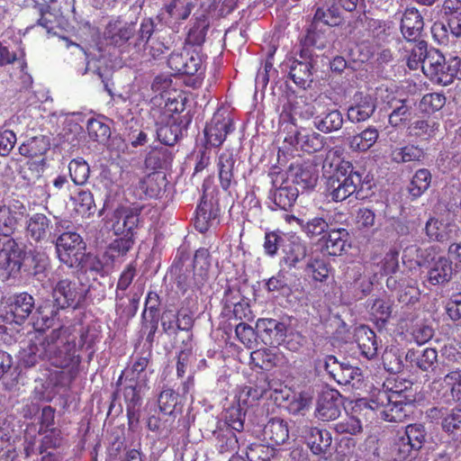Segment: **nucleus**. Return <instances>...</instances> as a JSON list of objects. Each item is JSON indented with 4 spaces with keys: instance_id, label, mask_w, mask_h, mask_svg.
Wrapping results in <instances>:
<instances>
[{
    "instance_id": "1",
    "label": "nucleus",
    "mask_w": 461,
    "mask_h": 461,
    "mask_svg": "<svg viewBox=\"0 0 461 461\" xmlns=\"http://www.w3.org/2000/svg\"><path fill=\"white\" fill-rule=\"evenodd\" d=\"M59 325L53 329L51 334L44 339L47 359L52 366L59 368H67L77 366L80 363L79 350L84 346L92 348L95 343L93 335H89L88 329Z\"/></svg>"
},
{
    "instance_id": "2",
    "label": "nucleus",
    "mask_w": 461,
    "mask_h": 461,
    "mask_svg": "<svg viewBox=\"0 0 461 461\" xmlns=\"http://www.w3.org/2000/svg\"><path fill=\"white\" fill-rule=\"evenodd\" d=\"M154 28L151 19H143L138 31L134 23L113 19L107 23L104 35L111 45L124 48L125 51H132V55L140 56L146 50Z\"/></svg>"
},
{
    "instance_id": "3",
    "label": "nucleus",
    "mask_w": 461,
    "mask_h": 461,
    "mask_svg": "<svg viewBox=\"0 0 461 461\" xmlns=\"http://www.w3.org/2000/svg\"><path fill=\"white\" fill-rule=\"evenodd\" d=\"M210 267L211 261L208 249H199L194 254V276L181 274L176 279V294L184 297L183 308H185L191 314L197 308V292L206 283Z\"/></svg>"
},
{
    "instance_id": "4",
    "label": "nucleus",
    "mask_w": 461,
    "mask_h": 461,
    "mask_svg": "<svg viewBox=\"0 0 461 461\" xmlns=\"http://www.w3.org/2000/svg\"><path fill=\"white\" fill-rule=\"evenodd\" d=\"M375 326L380 333L391 337H404L409 334L418 345H423L434 336V329L425 321L416 319H375Z\"/></svg>"
},
{
    "instance_id": "5",
    "label": "nucleus",
    "mask_w": 461,
    "mask_h": 461,
    "mask_svg": "<svg viewBox=\"0 0 461 461\" xmlns=\"http://www.w3.org/2000/svg\"><path fill=\"white\" fill-rule=\"evenodd\" d=\"M403 391L396 389L391 393L379 391L371 399L369 407L375 411L377 417L384 421L402 422L407 416L404 407L409 401L407 396H402Z\"/></svg>"
},
{
    "instance_id": "6",
    "label": "nucleus",
    "mask_w": 461,
    "mask_h": 461,
    "mask_svg": "<svg viewBox=\"0 0 461 461\" xmlns=\"http://www.w3.org/2000/svg\"><path fill=\"white\" fill-rule=\"evenodd\" d=\"M349 168L348 163H341L326 182V195L333 202H342L354 194L361 185V176Z\"/></svg>"
},
{
    "instance_id": "7",
    "label": "nucleus",
    "mask_w": 461,
    "mask_h": 461,
    "mask_svg": "<svg viewBox=\"0 0 461 461\" xmlns=\"http://www.w3.org/2000/svg\"><path fill=\"white\" fill-rule=\"evenodd\" d=\"M83 239L75 231H65L56 240V250L59 259L69 267L81 264L85 257Z\"/></svg>"
},
{
    "instance_id": "8",
    "label": "nucleus",
    "mask_w": 461,
    "mask_h": 461,
    "mask_svg": "<svg viewBox=\"0 0 461 461\" xmlns=\"http://www.w3.org/2000/svg\"><path fill=\"white\" fill-rule=\"evenodd\" d=\"M312 55L308 48H303L299 54V59H288L284 66L288 69L292 80L297 86L305 88L312 83V75L313 68Z\"/></svg>"
},
{
    "instance_id": "9",
    "label": "nucleus",
    "mask_w": 461,
    "mask_h": 461,
    "mask_svg": "<svg viewBox=\"0 0 461 461\" xmlns=\"http://www.w3.org/2000/svg\"><path fill=\"white\" fill-rule=\"evenodd\" d=\"M75 2L76 0H51L47 10L41 13L39 24L50 32L54 29V23L61 24L62 18H73L77 21Z\"/></svg>"
},
{
    "instance_id": "10",
    "label": "nucleus",
    "mask_w": 461,
    "mask_h": 461,
    "mask_svg": "<svg viewBox=\"0 0 461 461\" xmlns=\"http://www.w3.org/2000/svg\"><path fill=\"white\" fill-rule=\"evenodd\" d=\"M23 251L16 242L8 239L0 249V278L6 280L16 276L23 264Z\"/></svg>"
},
{
    "instance_id": "11",
    "label": "nucleus",
    "mask_w": 461,
    "mask_h": 461,
    "mask_svg": "<svg viewBox=\"0 0 461 461\" xmlns=\"http://www.w3.org/2000/svg\"><path fill=\"white\" fill-rule=\"evenodd\" d=\"M194 8L193 0H171L162 8L159 16L167 26L177 30L187 20Z\"/></svg>"
},
{
    "instance_id": "12",
    "label": "nucleus",
    "mask_w": 461,
    "mask_h": 461,
    "mask_svg": "<svg viewBox=\"0 0 461 461\" xmlns=\"http://www.w3.org/2000/svg\"><path fill=\"white\" fill-rule=\"evenodd\" d=\"M270 390H274L276 393H280L282 400H288L289 398V392L278 391L277 388L274 387V384L268 381L267 376L262 375L257 378L253 385H246L240 390L238 401L243 405H252Z\"/></svg>"
},
{
    "instance_id": "13",
    "label": "nucleus",
    "mask_w": 461,
    "mask_h": 461,
    "mask_svg": "<svg viewBox=\"0 0 461 461\" xmlns=\"http://www.w3.org/2000/svg\"><path fill=\"white\" fill-rule=\"evenodd\" d=\"M139 220V213L135 209L119 207L109 219L110 229L117 236H134Z\"/></svg>"
},
{
    "instance_id": "14",
    "label": "nucleus",
    "mask_w": 461,
    "mask_h": 461,
    "mask_svg": "<svg viewBox=\"0 0 461 461\" xmlns=\"http://www.w3.org/2000/svg\"><path fill=\"white\" fill-rule=\"evenodd\" d=\"M447 67L448 59L446 60L445 57L438 50L430 49L427 59H424L422 71L430 80L443 86H447L450 84V77H448L447 70Z\"/></svg>"
},
{
    "instance_id": "15",
    "label": "nucleus",
    "mask_w": 461,
    "mask_h": 461,
    "mask_svg": "<svg viewBox=\"0 0 461 461\" xmlns=\"http://www.w3.org/2000/svg\"><path fill=\"white\" fill-rule=\"evenodd\" d=\"M5 313L13 317H29L30 315L42 314L41 306H36L34 298L27 294L21 293L5 299Z\"/></svg>"
},
{
    "instance_id": "16",
    "label": "nucleus",
    "mask_w": 461,
    "mask_h": 461,
    "mask_svg": "<svg viewBox=\"0 0 461 461\" xmlns=\"http://www.w3.org/2000/svg\"><path fill=\"white\" fill-rule=\"evenodd\" d=\"M342 407L343 401L339 391H324L317 402L316 416L322 421L334 420L340 415Z\"/></svg>"
},
{
    "instance_id": "17",
    "label": "nucleus",
    "mask_w": 461,
    "mask_h": 461,
    "mask_svg": "<svg viewBox=\"0 0 461 461\" xmlns=\"http://www.w3.org/2000/svg\"><path fill=\"white\" fill-rule=\"evenodd\" d=\"M233 131L232 120L229 115L216 113L205 126L204 136L207 143L212 147L221 146L227 135Z\"/></svg>"
},
{
    "instance_id": "18",
    "label": "nucleus",
    "mask_w": 461,
    "mask_h": 461,
    "mask_svg": "<svg viewBox=\"0 0 461 461\" xmlns=\"http://www.w3.org/2000/svg\"><path fill=\"white\" fill-rule=\"evenodd\" d=\"M26 214V206L21 201L0 200V230L13 231Z\"/></svg>"
},
{
    "instance_id": "19",
    "label": "nucleus",
    "mask_w": 461,
    "mask_h": 461,
    "mask_svg": "<svg viewBox=\"0 0 461 461\" xmlns=\"http://www.w3.org/2000/svg\"><path fill=\"white\" fill-rule=\"evenodd\" d=\"M426 267H429V282L433 285L447 283L452 277V262L446 257L438 256L436 247H433V254Z\"/></svg>"
},
{
    "instance_id": "20",
    "label": "nucleus",
    "mask_w": 461,
    "mask_h": 461,
    "mask_svg": "<svg viewBox=\"0 0 461 461\" xmlns=\"http://www.w3.org/2000/svg\"><path fill=\"white\" fill-rule=\"evenodd\" d=\"M83 296V290L78 283L69 279L60 280L53 290V297L57 305L61 308L75 307Z\"/></svg>"
},
{
    "instance_id": "21",
    "label": "nucleus",
    "mask_w": 461,
    "mask_h": 461,
    "mask_svg": "<svg viewBox=\"0 0 461 461\" xmlns=\"http://www.w3.org/2000/svg\"><path fill=\"white\" fill-rule=\"evenodd\" d=\"M376 108L375 99L368 94L357 93L348 109V119L354 123L368 120Z\"/></svg>"
},
{
    "instance_id": "22",
    "label": "nucleus",
    "mask_w": 461,
    "mask_h": 461,
    "mask_svg": "<svg viewBox=\"0 0 461 461\" xmlns=\"http://www.w3.org/2000/svg\"><path fill=\"white\" fill-rule=\"evenodd\" d=\"M167 64L176 73L194 75L201 67V59L196 53L188 50L174 51L170 54Z\"/></svg>"
},
{
    "instance_id": "23",
    "label": "nucleus",
    "mask_w": 461,
    "mask_h": 461,
    "mask_svg": "<svg viewBox=\"0 0 461 461\" xmlns=\"http://www.w3.org/2000/svg\"><path fill=\"white\" fill-rule=\"evenodd\" d=\"M354 337L362 357L368 360L377 357L379 343L373 330L366 325H360L355 329Z\"/></svg>"
},
{
    "instance_id": "24",
    "label": "nucleus",
    "mask_w": 461,
    "mask_h": 461,
    "mask_svg": "<svg viewBox=\"0 0 461 461\" xmlns=\"http://www.w3.org/2000/svg\"><path fill=\"white\" fill-rule=\"evenodd\" d=\"M303 438L306 445L314 455L327 453L332 443L330 432L318 427H307L304 429Z\"/></svg>"
},
{
    "instance_id": "25",
    "label": "nucleus",
    "mask_w": 461,
    "mask_h": 461,
    "mask_svg": "<svg viewBox=\"0 0 461 461\" xmlns=\"http://www.w3.org/2000/svg\"><path fill=\"white\" fill-rule=\"evenodd\" d=\"M151 355V350L137 355L133 358L132 364L128 366L122 372L119 377L118 383L122 380V375H124L125 380L130 383L138 382L146 384L148 381L146 369L150 362Z\"/></svg>"
},
{
    "instance_id": "26",
    "label": "nucleus",
    "mask_w": 461,
    "mask_h": 461,
    "mask_svg": "<svg viewBox=\"0 0 461 461\" xmlns=\"http://www.w3.org/2000/svg\"><path fill=\"white\" fill-rule=\"evenodd\" d=\"M284 253L283 261L290 267H294L307 256V247L304 241L295 234L288 233L285 238L282 249Z\"/></svg>"
},
{
    "instance_id": "27",
    "label": "nucleus",
    "mask_w": 461,
    "mask_h": 461,
    "mask_svg": "<svg viewBox=\"0 0 461 461\" xmlns=\"http://www.w3.org/2000/svg\"><path fill=\"white\" fill-rule=\"evenodd\" d=\"M424 22L422 15L416 8H407L401 22V32L409 41H417L420 38Z\"/></svg>"
},
{
    "instance_id": "28",
    "label": "nucleus",
    "mask_w": 461,
    "mask_h": 461,
    "mask_svg": "<svg viewBox=\"0 0 461 461\" xmlns=\"http://www.w3.org/2000/svg\"><path fill=\"white\" fill-rule=\"evenodd\" d=\"M313 124L320 131L330 133L342 127L343 116L339 110L325 107L321 104V110L314 116Z\"/></svg>"
},
{
    "instance_id": "29",
    "label": "nucleus",
    "mask_w": 461,
    "mask_h": 461,
    "mask_svg": "<svg viewBox=\"0 0 461 461\" xmlns=\"http://www.w3.org/2000/svg\"><path fill=\"white\" fill-rule=\"evenodd\" d=\"M286 179L294 185H298L303 190L312 189L317 184L318 173L312 164L291 167Z\"/></svg>"
},
{
    "instance_id": "30",
    "label": "nucleus",
    "mask_w": 461,
    "mask_h": 461,
    "mask_svg": "<svg viewBox=\"0 0 461 461\" xmlns=\"http://www.w3.org/2000/svg\"><path fill=\"white\" fill-rule=\"evenodd\" d=\"M277 180L274 181L275 189L270 194V198L277 208L287 210L292 207L299 194L298 187L290 183L288 179L284 180L279 186Z\"/></svg>"
},
{
    "instance_id": "31",
    "label": "nucleus",
    "mask_w": 461,
    "mask_h": 461,
    "mask_svg": "<svg viewBox=\"0 0 461 461\" xmlns=\"http://www.w3.org/2000/svg\"><path fill=\"white\" fill-rule=\"evenodd\" d=\"M263 436L272 447L286 443L289 439L287 422L281 419H271L264 427Z\"/></svg>"
},
{
    "instance_id": "32",
    "label": "nucleus",
    "mask_w": 461,
    "mask_h": 461,
    "mask_svg": "<svg viewBox=\"0 0 461 461\" xmlns=\"http://www.w3.org/2000/svg\"><path fill=\"white\" fill-rule=\"evenodd\" d=\"M428 416L431 419H442V429L447 433H453L461 429V407H455L450 411L433 407L429 410Z\"/></svg>"
},
{
    "instance_id": "33",
    "label": "nucleus",
    "mask_w": 461,
    "mask_h": 461,
    "mask_svg": "<svg viewBox=\"0 0 461 461\" xmlns=\"http://www.w3.org/2000/svg\"><path fill=\"white\" fill-rule=\"evenodd\" d=\"M456 227L450 222H445L436 218L428 220L425 225V232L430 240L444 242L453 238Z\"/></svg>"
},
{
    "instance_id": "34",
    "label": "nucleus",
    "mask_w": 461,
    "mask_h": 461,
    "mask_svg": "<svg viewBox=\"0 0 461 461\" xmlns=\"http://www.w3.org/2000/svg\"><path fill=\"white\" fill-rule=\"evenodd\" d=\"M285 221L292 224L295 222L308 237H316L328 231L329 224L322 217H313L305 221L294 215H285Z\"/></svg>"
},
{
    "instance_id": "35",
    "label": "nucleus",
    "mask_w": 461,
    "mask_h": 461,
    "mask_svg": "<svg viewBox=\"0 0 461 461\" xmlns=\"http://www.w3.org/2000/svg\"><path fill=\"white\" fill-rule=\"evenodd\" d=\"M51 221L43 213L32 214L26 223L28 235L35 241H41L50 234Z\"/></svg>"
},
{
    "instance_id": "36",
    "label": "nucleus",
    "mask_w": 461,
    "mask_h": 461,
    "mask_svg": "<svg viewBox=\"0 0 461 461\" xmlns=\"http://www.w3.org/2000/svg\"><path fill=\"white\" fill-rule=\"evenodd\" d=\"M50 148L48 136L39 135L30 138L19 147V153L28 158H37L45 155Z\"/></svg>"
},
{
    "instance_id": "37",
    "label": "nucleus",
    "mask_w": 461,
    "mask_h": 461,
    "mask_svg": "<svg viewBox=\"0 0 461 461\" xmlns=\"http://www.w3.org/2000/svg\"><path fill=\"white\" fill-rule=\"evenodd\" d=\"M210 26L209 16L205 12L194 14V23L187 34V41L193 45H202Z\"/></svg>"
},
{
    "instance_id": "38",
    "label": "nucleus",
    "mask_w": 461,
    "mask_h": 461,
    "mask_svg": "<svg viewBox=\"0 0 461 461\" xmlns=\"http://www.w3.org/2000/svg\"><path fill=\"white\" fill-rule=\"evenodd\" d=\"M433 247L430 246L427 249H421L416 245H411L404 249L402 253V262L410 268L416 266H426L433 254Z\"/></svg>"
},
{
    "instance_id": "39",
    "label": "nucleus",
    "mask_w": 461,
    "mask_h": 461,
    "mask_svg": "<svg viewBox=\"0 0 461 461\" xmlns=\"http://www.w3.org/2000/svg\"><path fill=\"white\" fill-rule=\"evenodd\" d=\"M235 159L230 150H224L218 158L219 178L221 187L227 191L230 187L233 179V168Z\"/></svg>"
},
{
    "instance_id": "40",
    "label": "nucleus",
    "mask_w": 461,
    "mask_h": 461,
    "mask_svg": "<svg viewBox=\"0 0 461 461\" xmlns=\"http://www.w3.org/2000/svg\"><path fill=\"white\" fill-rule=\"evenodd\" d=\"M165 178L159 174H150L140 180L138 189L140 191L139 198H155L162 192Z\"/></svg>"
},
{
    "instance_id": "41",
    "label": "nucleus",
    "mask_w": 461,
    "mask_h": 461,
    "mask_svg": "<svg viewBox=\"0 0 461 461\" xmlns=\"http://www.w3.org/2000/svg\"><path fill=\"white\" fill-rule=\"evenodd\" d=\"M218 217V210L212 209L211 204L201 203L196 210V217L194 221L195 229L203 233L208 229L216 224Z\"/></svg>"
},
{
    "instance_id": "42",
    "label": "nucleus",
    "mask_w": 461,
    "mask_h": 461,
    "mask_svg": "<svg viewBox=\"0 0 461 461\" xmlns=\"http://www.w3.org/2000/svg\"><path fill=\"white\" fill-rule=\"evenodd\" d=\"M448 31L453 36L461 37V14L449 16L447 25L442 23H435L431 28L433 36L438 41H444Z\"/></svg>"
},
{
    "instance_id": "43",
    "label": "nucleus",
    "mask_w": 461,
    "mask_h": 461,
    "mask_svg": "<svg viewBox=\"0 0 461 461\" xmlns=\"http://www.w3.org/2000/svg\"><path fill=\"white\" fill-rule=\"evenodd\" d=\"M379 133L376 128L367 127L359 134L350 138L348 142L349 148L355 151H366L375 145Z\"/></svg>"
},
{
    "instance_id": "44",
    "label": "nucleus",
    "mask_w": 461,
    "mask_h": 461,
    "mask_svg": "<svg viewBox=\"0 0 461 461\" xmlns=\"http://www.w3.org/2000/svg\"><path fill=\"white\" fill-rule=\"evenodd\" d=\"M213 436L216 439V447L220 453L232 452L239 448V439L236 432L230 430L227 427L217 426L213 431Z\"/></svg>"
},
{
    "instance_id": "45",
    "label": "nucleus",
    "mask_w": 461,
    "mask_h": 461,
    "mask_svg": "<svg viewBox=\"0 0 461 461\" xmlns=\"http://www.w3.org/2000/svg\"><path fill=\"white\" fill-rule=\"evenodd\" d=\"M348 232L344 228L332 229L328 231L326 249L330 255L338 256L345 249Z\"/></svg>"
},
{
    "instance_id": "46",
    "label": "nucleus",
    "mask_w": 461,
    "mask_h": 461,
    "mask_svg": "<svg viewBox=\"0 0 461 461\" xmlns=\"http://www.w3.org/2000/svg\"><path fill=\"white\" fill-rule=\"evenodd\" d=\"M147 428L162 435L163 438H168L176 429V415H167L163 420L156 415H150L147 419Z\"/></svg>"
},
{
    "instance_id": "47",
    "label": "nucleus",
    "mask_w": 461,
    "mask_h": 461,
    "mask_svg": "<svg viewBox=\"0 0 461 461\" xmlns=\"http://www.w3.org/2000/svg\"><path fill=\"white\" fill-rule=\"evenodd\" d=\"M45 358L47 359V353L44 340L39 344L32 340L21 353V362L26 367L34 366L39 360Z\"/></svg>"
},
{
    "instance_id": "48",
    "label": "nucleus",
    "mask_w": 461,
    "mask_h": 461,
    "mask_svg": "<svg viewBox=\"0 0 461 461\" xmlns=\"http://www.w3.org/2000/svg\"><path fill=\"white\" fill-rule=\"evenodd\" d=\"M391 455L394 461H404L408 458H414L419 451L406 439L404 436L397 437L391 446Z\"/></svg>"
},
{
    "instance_id": "49",
    "label": "nucleus",
    "mask_w": 461,
    "mask_h": 461,
    "mask_svg": "<svg viewBox=\"0 0 461 461\" xmlns=\"http://www.w3.org/2000/svg\"><path fill=\"white\" fill-rule=\"evenodd\" d=\"M406 46V51L410 52L407 57V65L411 69H417L420 66H423L424 59H427L429 50L427 44L423 41H414Z\"/></svg>"
},
{
    "instance_id": "50",
    "label": "nucleus",
    "mask_w": 461,
    "mask_h": 461,
    "mask_svg": "<svg viewBox=\"0 0 461 461\" xmlns=\"http://www.w3.org/2000/svg\"><path fill=\"white\" fill-rule=\"evenodd\" d=\"M323 137L317 132H302L295 135V141L306 152L312 153L320 150L323 146Z\"/></svg>"
},
{
    "instance_id": "51",
    "label": "nucleus",
    "mask_w": 461,
    "mask_h": 461,
    "mask_svg": "<svg viewBox=\"0 0 461 461\" xmlns=\"http://www.w3.org/2000/svg\"><path fill=\"white\" fill-rule=\"evenodd\" d=\"M245 413L239 407H231L226 411L225 418L218 426L234 432H241L244 429Z\"/></svg>"
},
{
    "instance_id": "52",
    "label": "nucleus",
    "mask_w": 461,
    "mask_h": 461,
    "mask_svg": "<svg viewBox=\"0 0 461 461\" xmlns=\"http://www.w3.org/2000/svg\"><path fill=\"white\" fill-rule=\"evenodd\" d=\"M250 361L260 369L270 370L276 365V355L269 348H258L251 352Z\"/></svg>"
},
{
    "instance_id": "53",
    "label": "nucleus",
    "mask_w": 461,
    "mask_h": 461,
    "mask_svg": "<svg viewBox=\"0 0 461 461\" xmlns=\"http://www.w3.org/2000/svg\"><path fill=\"white\" fill-rule=\"evenodd\" d=\"M68 170L70 177L76 185H84L89 177V165L81 158L72 159L69 162Z\"/></svg>"
},
{
    "instance_id": "54",
    "label": "nucleus",
    "mask_w": 461,
    "mask_h": 461,
    "mask_svg": "<svg viewBox=\"0 0 461 461\" xmlns=\"http://www.w3.org/2000/svg\"><path fill=\"white\" fill-rule=\"evenodd\" d=\"M321 110V103L317 101L314 104H308L304 100H296L292 104L291 115L292 117L298 116L302 119L308 120L317 115V113Z\"/></svg>"
},
{
    "instance_id": "55",
    "label": "nucleus",
    "mask_w": 461,
    "mask_h": 461,
    "mask_svg": "<svg viewBox=\"0 0 461 461\" xmlns=\"http://www.w3.org/2000/svg\"><path fill=\"white\" fill-rule=\"evenodd\" d=\"M423 157V151L420 148L408 145L403 148H396L392 150L391 158L396 163H405L420 160Z\"/></svg>"
},
{
    "instance_id": "56",
    "label": "nucleus",
    "mask_w": 461,
    "mask_h": 461,
    "mask_svg": "<svg viewBox=\"0 0 461 461\" xmlns=\"http://www.w3.org/2000/svg\"><path fill=\"white\" fill-rule=\"evenodd\" d=\"M88 136L94 141L104 143L111 136V130L108 124L98 119H91L87 122Z\"/></svg>"
},
{
    "instance_id": "57",
    "label": "nucleus",
    "mask_w": 461,
    "mask_h": 461,
    "mask_svg": "<svg viewBox=\"0 0 461 461\" xmlns=\"http://www.w3.org/2000/svg\"><path fill=\"white\" fill-rule=\"evenodd\" d=\"M178 395L171 388L162 390L158 398L159 411L165 415H176L175 408L178 402Z\"/></svg>"
},
{
    "instance_id": "58",
    "label": "nucleus",
    "mask_w": 461,
    "mask_h": 461,
    "mask_svg": "<svg viewBox=\"0 0 461 461\" xmlns=\"http://www.w3.org/2000/svg\"><path fill=\"white\" fill-rule=\"evenodd\" d=\"M333 429L338 434L357 435L362 432L361 420L355 416H347L333 424Z\"/></svg>"
},
{
    "instance_id": "59",
    "label": "nucleus",
    "mask_w": 461,
    "mask_h": 461,
    "mask_svg": "<svg viewBox=\"0 0 461 461\" xmlns=\"http://www.w3.org/2000/svg\"><path fill=\"white\" fill-rule=\"evenodd\" d=\"M305 272L314 280L322 282L329 275V267L324 259L312 257L306 265Z\"/></svg>"
},
{
    "instance_id": "60",
    "label": "nucleus",
    "mask_w": 461,
    "mask_h": 461,
    "mask_svg": "<svg viewBox=\"0 0 461 461\" xmlns=\"http://www.w3.org/2000/svg\"><path fill=\"white\" fill-rule=\"evenodd\" d=\"M431 175L428 169H419L412 177L410 186V193L413 196H420L429 186Z\"/></svg>"
},
{
    "instance_id": "61",
    "label": "nucleus",
    "mask_w": 461,
    "mask_h": 461,
    "mask_svg": "<svg viewBox=\"0 0 461 461\" xmlns=\"http://www.w3.org/2000/svg\"><path fill=\"white\" fill-rule=\"evenodd\" d=\"M73 200L77 213L83 216L94 213L95 202L93 194L89 191H80Z\"/></svg>"
},
{
    "instance_id": "62",
    "label": "nucleus",
    "mask_w": 461,
    "mask_h": 461,
    "mask_svg": "<svg viewBox=\"0 0 461 461\" xmlns=\"http://www.w3.org/2000/svg\"><path fill=\"white\" fill-rule=\"evenodd\" d=\"M23 454L26 459L33 456L44 454L43 447H41V441L38 435L32 434L29 430L25 432L23 443Z\"/></svg>"
},
{
    "instance_id": "63",
    "label": "nucleus",
    "mask_w": 461,
    "mask_h": 461,
    "mask_svg": "<svg viewBox=\"0 0 461 461\" xmlns=\"http://www.w3.org/2000/svg\"><path fill=\"white\" fill-rule=\"evenodd\" d=\"M438 363V351L426 348L416 358V366L424 372L434 371Z\"/></svg>"
},
{
    "instance_id": "64",
    "label": "nucleus",
    "mask_w": 461,
    "mask_h": 461,
    "mask_svg": "<svg viewBox=\"0 0 461 461\" xmlns=\"http://www.w3.org/2000/svg\"><path fill=\"white\" fill-rule=\"evenodd\" d=\"M245 455L248 461H271L273 450L263 444L253 443L248 446Z\"/></svg>"
}]
</instances>
